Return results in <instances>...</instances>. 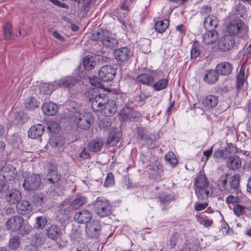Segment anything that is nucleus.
<instances>
[{
  "instance_id": "obj_1",
  "label": "nucleus",
  "mask_w": 251,
  "mask_h": 251,
  "mask_svg": "<svg viewBox=\"0 0 251 251\" xmlns=\"http://www.w3.org/2000/svg\"><path fill=\"white\" fill-rule=\"evenodd\" d=\"M71 105L69 110L73 113L72 120L77 126L82 129L89 128L93 119L92 114L81 111L80 106L74 102H71Z\"/></svg>"
},
{
  "instance_id": "obj_2",
  "label": "nucleus",
  "mask_w": 251,
  "mask_h": 251,
  "mask_svg": "<svg viewBox=\"0 0 251 251\" xmlns=\"http://www.w3.org/2000/svg\"><path fill=\"white\" fill-rule=\"evenodd\" d=\"M75 83V80L71 76L62 78L51 83H43L39 86V95L46 99L48 96L56 89L59 88H67L73 85Z\"/></svg>"
},
{
  "instance_id": "obj_3",
  "label": "nucleus",
  "mask_w": 251,
  "mask_h": 251,
  "mask_svg": "<svg viewBox=\"0 0 251 251\" xmlns=\"http://www.w3.org/2000/svg\"><path fill=\"white\" fill-rule=\"evenodd\" d=\"M240 185V176L234 175L229 178L228 182V176L223 175L218 181V186L220 190L225 194L236 192Z\"/></svg>"
},
{
  "instance_id": "obj_4",
  "label": "nucleus",
  "mask_w": 251,
  "mask_h": 251,
  "mask_svg": "<svg viewBox=\"0 0 251 251\" xmlns=\"http://www.w3.org/2000/svg\"><path fill=\"white\" fill-rule=\"evenodd\" d=\"M195 194L199 200H205L210 195L209 181L204 175H200L194 182Z\"/></svg>"
},
{
  "instance_id": "obj_5",
  "label": "nucleus",
  "mask_w": 251,
  "mask_h": 251,
  "mask_svg": "<svg viewBox=\"0 0 251 251\" xmlns=\"http://www.w3.org/2000/svg\"><path fill=\"white\" fill-rule=\"evenodd\" d=\"M24 225V220L21 216L16 215L10 217L6 222V229L11 232H17L21 230V234L24 235L29 233L31 227Z\"/></svg>"
},
{
  "instance_id": "obj_6",
  "label": "nucleus",
  "mask_w": 251,
  "mask_h": 251,
  "mask_svg": "<svg viewBox=\"0 0 251 251\" xmlns=\"http://www.w3.org/2000/svg\"><path fill=\"white\" fill-rule=\"evenodd\" d=\"M94 210L100 217H104L110 215L112 207L109 201L103 197H98L93 203Z\"/></svg>"
},
{
  "instance_id": "obj_7",
  "label": "nucleus",
  "mask_w": 251,
  "mask_h": 251,
  "mask_svg": "<svg viewBox=\"0 0 251 251\" xmlns=\"http://www.w3.org/2000/svg\"><path fill=\"white\" fill-rule=\"evenodd\" d=\"M92 40L100 41L105 48L113 49L118 45L117 40L109 36V33L106 30L98 31L92 36Z\"/></svg>"
},
{
  "instance_id": "obj_8",
  "label": "nucleus",
  "mask_w": 251,
  "mask_h": 251,
  "mask_svg": "<svg viewBox=\"0 0 251 251\" xmlns=\"http://www.w3.org/2000/svg\"><path fill=\"white\" fill-rule=\"evenodd\" d=\"M41 182V179L39 175L27 174L25 177L23 186L26 190L33 191L39 187Z\"/></svg>"
},
{
  "instance_id": "obj_9",
  "label": "nucleus",
  "mask_w": 251,
  "mask_h": 251,
  "mask_svg": "<svg viewBox=\"0 0 251 251\" xmlns=\"http://www.w3.org/2000/svg\"><path fill=\"white\" fill-rule=\"evenodd\" d=\"M247 27L241 19H236L231 21L227 26V31L230 34L236 35L242 31H246Z\"/></svg>"
},
{
  "instance_id": "obj_10",
  "label": "nucleus",
  "mask_w": 251,
  "mask_h": 251,
  "mask_svg": "<svg viewBox=\"0 0 251 251\" xmlns=\"http://www.w3.org/2000/svg\"><path fill=\"white\" fill-rule=\"evenodd\" d=\"M107 98L104 94L93 95L90 98L92 108L94 111H101L104 104L107 102Z\"/></svg>"
},
{
  "instance_id": "obj_11",
  "label": "nucleus",
  "mask_w": 251,
  "mask_h": 251,
  "mask_svg": "<svg viewBox=\"0 0 251 251\" xmlns=\"http://www.w3.org/2000/svg\"><path fill=\"white\" fill-rule=\"evenodd\" d=\"M0 175L6 181H14L16 179L17 171L15 167L11 165L7 164L1 167Z\"/></svg>"
},
{
  "instance_id": "obj_12",
  "label": "nucleus",
  "mask_w": 251,
  "mask_h": 251,
  "mask_svg": "<svg viewBox=\"0 0 251 251\" xmlns=\"http://www.w3.org/2000/svg\"><path fill=\"white\" fill-rule=\"evenodd\" d=\"M116 72L115 69L110 65H105L102 67L99 71L98 74L100 78L103 81L107 82L112 80Z\"/></svg>"
},
{
  "instance_id": "obj_13",
  "label": "nucleus",
  "mask_w": 251,
  "mask_h": 251,
  "mask_svg": "<svg viewBox=\"0 0 251 251\" xmlns=\"http://www.w3.org/2000/svg\"><path fill=\"white\" fill-rule=\"evenodd\" d=\"M100 230V223L98 221L94 220L86 225V234L89 237L97 238Z\"/></svg>"
},
{
  "instance_id": "obj_14",
  "label": "nucleus",
  "mask_w": 251,
  "mask_h": 251,
  "mask_svg": "<svg viewBox=\"0 0 251 251\" xmlns=\"http://www.w3.org/2000/svg\"><path fill=\"white\" fill-rule=\"evenodd\" d=\"M235 44L233 37L231 35H225L219 41L218 48L222 51H226L232 49Z\"/></svg>"
},
{
  "instance_id": "obj_15",
  "label": "nucleus",
  "mask_w": 251,
  "mask_h": 251,
  "mask_svg": "<svg viewBox=\"0 0 251 251\" xmlns=\"http://www.w3.org/2000/svg\"><path fill=\"white\" fill-rule=\"evenodd\" d=\"M219 102L218 97L213 95H209L205 97L202 100L203 108L206 111L214 109Z\"/></svg>"
},
{
  "instance_id": "obj_16",
  "label": "nucleus",
  "mask_w": 251,
  "mask_h": 251,
  "mask_svg": "<svg viewBox=\"0 0 251 251\" xmlns=\"http://www.w3.org/2000/svg\"><path fill=\"white\" fill-rule=\"evenodd\" d=\"M158 78L157 73L152 72L149 74L144 73L138 75L136 80L143 84L151 86Z\"/></svg>"
},
{
  "instance_id": "obj_17",
  "label": "nucleus",
  "mask_w": 251,
  "mask_h": 251,
  "mask_svg": "<svg viewBox=\"0 0 251 251\" xmlns=\"http://www.w3.org/2000/svg\"><path fill=\"white\" fill-rule=\"evenodd\" d=\"M140 117V113L129 108L122 109L120 112V119L121 120L136 121Z\"/></svg>"
},
{
  "instance_id": "obj_18",
  "label": "nucleus",
  "mask_w": 251,
  "mask_h": 251,
  "mask_svg": "<svg viewBox=\"0 0 251 251\" xmlns=\"http://www.w3.org/2000/svg\"><path fill=\"white\" fill-rule=\"evenodd\" d=\"M92 218V213L88 210L82 209L75 213L74 219L78 223L86 224Z\"/></svg>"
},
{
  "instance_id": "obj_19",
  "label": "nucleus",
  "mask_w": 251,
  "mask_h": 251,
  "mask_svg": "<svg viewBox=\"0 0 251 251\" xmlns=\"http://www.w3.org/2000/svg\"><path fill=\"white\" fill-rule=\"evenodd\" d=\"M132 53L127 47L120 48L114 52V55L117 60L124 62L129 59Z\"/></svg>"
},
{
  "instance_id": "obj_20",
  "label": "nucleus",
  "mask_w": 251,
  "mask_h": 251,
  "mask_svg": "<svg viewBox=\"0 0 251 251\" xmlns=\"http://www.w3.org/2000/svg\"><path fill=\"white\" fill-rule=\"evenodd\" d=\"M16 209L20 215H28L32 210V205L28 201L24 200L17 204Z\"/></svg>"
},
{
  "instance_id": "obj_21",
  "label": "nucleus",
  "mask_w": 251,
  "mask_h": 251,
  "mask_svg": "<svg viewBox=\"0 0 251 251\" xmlns=\"http://www.w3.org/2000/svg\"><path fill=\"white\" fill-rule=\"evenodd\" d=\"M47 234L50 239L56 240L62 237L63 232L59 226L53 224L47 229Z\"/></svg>"
},
{
  "instance_id": "obj_22",
  "label": "nucleus",
  "mask_w": 251,
  "mask_h": 251,
  "mask_svg": "<svg viewBox=\"0 0 251 251\" xmlns=\"http://www.w3.org/2000/svg\"><path fill=\"white\" fill-rule=\"evenodd\" d=\"M5 198L10 204H17L22 199V194L18 190L11 189L7 192Z\"/></svg>"
},
{
  "instance_id": "obj_23",
  "label": "nucleus",
  "mask_w": 251,
  "mask_h": 251,
  "mask_svg": "<svg viewBox=\"0 0 251 251\" xmlns=\"http://www.w3.org/2000/svg\"><path fill=\"white\" fill-rule=\"evenodd\" d=\"M219 39V34L215 30H209L202 37V42L206 45L215 43Z\"/></svg>"
},
{
  "instance_id": "obj_24",
  "label": "nucleus",
  "mask_w": 251,
  "mask_h": 251,
  "mask_svg": "<svg viewBox=\"0 0 251 251\" xmlns=\"http://www.w3.org/2000/svg\"><path fill=\"white\" fill-rule=\"evenodd\" d=\"M216 71L219 74L223 75H229L233 69L232 65L227 62H222L219 63L216 68Z\"/></svg>"
},
{
  "instance_id": "obj_25",
  "label": "nucleus",
  "mask_w": 251,
  "mask_h": 251,
  "mask_svg": "<svg viewBox=\"0 0 251 251\" xmlns=\"http://www.w3.org/2000/svg\"><path fill=\"white\" fill-rule=\"evenodd\" d=\"M219 76L217 71L214 70H206L204 73L203 81L208 84H215L218 80Z\"/></svg>"
},
{
  "instance_id": "obj_26",
  "label": "nucleus",
  "mask_w": 251,
  "mask_h": 251,
  "mask_svg": "<svg viewBox=\"0 0 251 251\" xmlns=\"http://www.w3.org/2000/svg\"><path fill=\"white\" fill-rule=\"evenodd\" d=\"M44 131V126L41 124L32 126L28 132V136L32 139L40 137Z\"/></svg>"
},
{
  "instance_id": "obj_27",
  "label": "nucleus",
  "mask_w": 251,
  "mask_h": 251,
  "mask_svg": "<svg viewBox=\"0 0 251 251\" xmlns=\"http://www.w3.org/2000/svg\"><path fill=\"white\" fill-rule=\"evenodd\" d=\"M226 165L229 169L236 170L241 166L242 160L237 155H231L227 158Z\"/></svg>"
},
{
  "instance_id": "obj_28",
  "label": "nucleus",
  "mask_w": 251,
  "mask_h": 251,
  "mask_svg": "<svg viewBox=\"0 0 251 251\" xmlns=\"http://www.w3.org/2000/svg\"><path fill=\"white\" fill-rule=\"evenodd\" d=\"M182 241V238L179 234L175 233L170 237L168 245L172 249L178 248L180 250Z\"/></svg>"
},
{
  "instance_id": "obj_29",
  "label": "nucleus",
  "mask_w": 251,
  "mask_h": 251,
  "mask_svg": "<svg viewBox=\"0 0 251 251\" xmlns=\"http://www.w3.org/2000/svg\"><path fill=\"white\" fill-rule=\"evenodd\" d=\"M102 110L106 116H110L114 114L117 110L115 101L113 100L107 99V102L104 104Z\"/></svg>"
},
{
  "instance_id": "obj_30",
  "label": "nucleus",
  "mask_w": 251,
  "mask_h": 251,
  "mask_svg": "<svg viewBox=\"0 0 251 251\" xmlns=\"http://www.w3.org/2000/svg\"><path fill=\"white\" fill-rule=\"evenodd\" d=\"M43 112L48 116H53L58 111L57 105L53 102H46L42 105Z\"/></svg>"
},
{
  "instance_id": "obj_31",
  "label": "nucleus",
  "mask_w": 251,
  "mask_h": 251,
  "mask_svg": "<svg viewBox=\"0 0 251 251\" xmlns=\"http://www.w3.org/2000/svg\"><path fill=\"white\" fill-rule=\"evenodd\" d=\"M159 202L162 205H166L175 200V195L171 192H164L158 196Z\"/></svg>"
},
{
  "instance_id": "obj_32",
  "label": "nucleus",
  "mask_w": 251,
  "mask_h": 251,
  "mask_svg": "<svg viewBox=\"0 0 251 251\" xmlns=\"http://www.w3.org/2000/svg\"><path fill=\"white\" fill-rule=\"evenodd\" d=\"M32 201L34 206L40 208L45 204L46 198L43 194L36 193L32 197Z\"/></svg>"
},
{
  "instance_id": "obj_33",
  "label": "nucleus",
  "mask_w": 251,
  "mask_h": 251,
  "mask_svg": "<svg viewBox=\"0 0 251 251\" xmlns=\"http://www.w3.org/2000/svg\"><path fill=\"white\" fill-rule=\"evenodd\" d=\"M218 25V20L216 17L213 15H209L205 18L204 25L206 29L214 30Z\"/></svg>"
},
{
  "instance_id": "obj_34",
  "label": "nucleus",
  "mask_w": 251,
  "mask_h": 251,
  "mask_svg": "<svg viewBox=\"0 0 251 251\" xmlns=\"http://www.w3.org/2000/svg\"><path fill=\"white\" fill-rule=\"evenodd\" d=\"M103 146L101 138H97L90 141L88 145V149L90 151L97 152L100 150Z\"/></svg>"
},
{
  "instance_id": "obj_35",
  "label": "nucleus",
  "mask_w": 251,
  "mask_h": 251,
  "mask_svg": "<svg viewBox=\"0 0 251 251\" xmlns=\"http://www.w3.org/2000/svg\"><path fill=\"white\" fill-rule=\"evenodd\" d=\"M60 178V175L56 170L49 169L46 176V179L50 183H55L58 182Z\"/></svg>"
},
{
  "instance_id": "obj_36",
  "label": "nucleus",
  "mask_w": 251,
  "mask_h": 251,
  "mask_svg": "<svg viewBox=\"0 0 251 251\" xmlns=\"http://www.w3.org/2000/svg\"><path fill=\"white\" fill-rule=\"evenodd\" d=\"M120 138V133L110 132L106 141V145L113 147L117 145Z\"/></svg>"
},
{
  "instance_id": "obj_37",
  "label": "nucleus",
  "mask_w": 251,
  "mask_h": 251,
  "mask_svg": "<svg viewBox=\"0 0 251 251\" xmlns=\"http://www.w3.org/2000/svg\"><path fill=\"white\" fill-rule=\"evenodd\" d=\"M87 198L81 195H77L72 201L70 205L72 208H77L83 205L87 202Z\"/></svg>"
},
{
  "instance_id": "obj_38",
  "label": "nucleus",
  "mask_w": 251,
  "mask_h": 251,
  "mask_svg": "<svg viewBox=\"0 0 251 251\" xmlns=\"http://www.w3.org/2000/svg\"><path fill=\"white\" fill-rule=\"evenodd\" d=\"M169 25V20L165 19L156 22L155 25V29L157 32L162 33L166 30Z\"/></svg>"
},
{
  "instance_id": "obj_39",
  "label": "nucleus",
  "mask_w": 251,
  "mask_h": 251,
  "mask_svg": "<svg viewBox=\"0 0 251 251\" xmlns=\"http://www.w3.org/2000/svg\"><path fill=\"white\" fill-rule=\"evenodd\" d=\"M168 80L166 78L160 79L152 84V87L155 91H159L166 87Z\"/></svg>"
},
{
  "instance_id": "obj_40",
  "label": "nucleus",
  "mask_w": 251,
  "mask_h": 251,
  "mask_svg": "<svg viewBox=\"0 0 251 251\" xmlns=\"http://www.w3.org/2000/svg\"><path fill=\"white\" fill-rule=\"evenodd\" d=\"M21 242V238L18 235H14L9 239V247L11 249L15 250L19 248Z\"/></svg>"
},
{
  "instance_id": "obj_41",
  "label": "nucleus",
  "mask_w": 251,
  "mask_h": 251,
  "mask_svg": "<svg viewBox=\"0 0 251 251\" xmlns=\"http://www.w3.org/2000/svg\"><path fill=\"white\" fill-rule=\"evenodd\" d=\"M82 233L79 227H74L70 233V238L74 241H80L81 239Z\"/></svg>"
},
{
  "instance_id": "obj_42",
  "label": "nucleus",
  "mask_w": 251,
  "mask_h": 251,
  "mask_svg": "<svg viewBox=\"0 0 251 251\" xmlns=\"http://www.w3.org/2000/svg\"><path fill=\"white\" fill-rule=\"evenodd\" d=\"M96 62L92 56H87L83 60L84 67L86 70H91L94 68Z\"/></svg>"
},
{
  "instance_id": "obj_43",
  "label": "nucleus",
  "mask_w": 251,
  "mask_h": 251,
  "mask_svg": "<svg viewBox=\"0 0 251 251\" xmlns=\"http://www.w3.org/2000/svg\"><path fill=\"white\" fill-rule=\"evenodd\" d=\"M165 160L171 166L175 167L178 163L177 159L173 151L168 152L165 156Z\"/></svg>"
},
{
  "instance_id": "obj_44",
  "label": "nucleus",
  "mask_w": 251,
  "mask_h": 251,
  "mask_svg": "<svg viewBox=\"0 0 251 251\" xmlns=\"http://www.w3.org/2000/svg\"><path fill=\"white\" fill-rule=\"evenodd\" d=\"M40 103L34 98L27 99L25 102V108L29 110H33L39 107Z\"/></svg>"
},
{
  "instance_id": "obj_45",
  "label": "nucleus",
  "mask_w": 251,
  "mask_h": 251,
  "mask_svg": "<svg viewBox=\"0 0 251 251\" xmlns=\"http://www.w3.org/2000/svg\"><path fill=\"white\" fill-rule=\"evenodd\" d=\"M47 223V220L45 216L37 217L35 219V227L38 229H42Z\"/></svg>"
},
{
  "instance_id": "obj_46",
  "label": "nucleus",
  "mask_w": 251,
  "mask_h": 251,
  "mask_svg": "<svg viewBox=\"0 0 251 251\" xmlns=\"http://www.w3.org/2000/svg\"><path fill=\"white\" fill-rule=\"evenodd\" d=\"M200 54V47L197 42L193 43L191 49V58H196Z\"/></svg>"
},
{
  "instance_id": "obj_47",
  "label": "nucleus",
  "mask_w": 251,
  "mask_h": 251,
  "mask_svg": "<svg viewBox=\"0 0 251 251\" xmlns=\"http://www.w3.org/2000/svg\"><path fill=\"white\" fill-rule=\"evenodd\" d=\"M3 34L7 39H9L12 33V25L10 23L7 22L5 24L3 27Z\"/></svg>"
},
{
  "instance_id": "obj_48",
  "label": "nucleus",
  "mask_w": 251,
  "mask_h": 251,
  "mask_svg": "<svg viewBox=\"0 0 251 251\" xmlns=\"http://www.w3.org/2000/svg\"><path fill=\"white\" fill-rule=\"evenodd\" d=\"M114 184V179L113 175L111 173H109L107 175L105 181L103 183V186L105 187H109L112 186Z\"/></svg>"
},
{
  "instance_id": "obj_49",
  "label": "nucleus",
  "mask_w": 251,
  "mask_h": 251,
  "mask_svg": "<svg viewBox=\"0 0 251 251\" xmlns=\"http://www.w3.org/2000/svg\"><path fill=\"white\" fill-rule=\"evenodd\" d=\"M149 169L156 171V174L158 175L159 178L161 176L163 171L161 169L160 166L158 165L157 163L150 165L149 166Z\"/></svg>"
},
{
  "instance_id": "obj_50",
  "label": "nucleus",
  "mask_w": 251,
  "mask_h": 251,
  "mask_svg": "<svg viewBox=\"0 0 251 251\" xmlns=\"http://www.w3.org/2000/svg\"><path fill=\"white\" fill-rule=\"evenodd\" d=\"M245 207L240 204H236L233 208L234 214L238 217L244 214Z\"/></svg>"
},
{
  "instance_id": "obj_51",
  "label": "nucleus",
  "mask_w": 251,
  "mask_h": 251,
  "mask_svg": "<svg viewBox=\"0 0 251 251\" xmlns=\"http://www.w3.org/2000/svg\"><path fill=\"white\" fill-rule=\"evenodd\" d=\"M134 0H124L120 3V9L124 11H128L129 7L131 5Z\"/></svg>"
},
{
  "instance_id": "obj_52",
  "label": "nucleus",
  "mask_w": 251,
  "mask_h": 251,
  "mask_svg": "<svg viewBox=\"0 0 251 251\" xmlns=\"http://www.w3.org/2000/svg\"><path fill=\"white\" fill-rule=\"evenodd\" d=\"M72 251H90V249L87 245L81 243L78 247H74Z\"/></svg>"
},
{
  "instance_id": "obj_53",
  "label": "nucleus",
  "mask_w": 251,
  "mask_h": 251,
  "mask_svg": "<svg viewBox=\"0 0 251 251\" xmlns=\"http://www.w3.org/2000/svg\"><path fill=\"white\" fill-rule=\"evenodd\" d=\"M208 203H201L196 202L194 204V209L197 211H201L205 209L208 206Z\"/></svg>"
},
{
  "instance_id": "obj_54",
  "label": "nucleus",
  "mask_w": 251,
  "mask_h": 251,
  "mask_svg": "<svg viewBox=\"0 0 251 251\" xmlns=\"http://www.w3.org/2000/svg\"><path fill=\"white\" fill-rule=\"evenodd\" d=\"M149 96V94H147L144 92H141L139 95L138 104L141 105L143 104L144 102Z\"/></svg>"
},
{
  "instance_id": "obj_55",
  "label": "nucleus",
  "mask_w": 251,
  "mask_h": 251,
  "mask_svg": "<svg viewBox=\"0 0 251 251\" xmlns=\"http://www.w3.org/2000/svg\"><path fill=\"white\" fill-rule=\"evenodd\" d=\"M47 126L48 129L50 131L54 132V130L57 128L58 125L57 123L54 121H49L47 123Z\"/></svg>"
},
{
  "instance_id": "obj_56",
  "label": "nucleus",
  "mask_w": 251,
  "mask_h": 251,
  "mask_svg": "<svg viewBox=\"0 0 251 251\" xmlns=\"http://www.w3.org/2000/svg\"><path fill=\"white\" fill-rule=\"evenodd\" d=\"M179 251H195V250L191 244H183Z\"/></svg>"
},
{
  "instance_id": "obj_57",
  "label": "nucleus",
  "mask_w": 251,
  "mask_h": 251,
  "mask_svg": "<svg viewBox=\"0 0 251 251\" xmlns=\"http://www.w3.org/2000/svg\"><path fill=\"white\" fill-rule=\"evenodd\" d=\"M4 179H0V192L5 191L8 188V186Z\"/></svg>"
},
{
  "instance_id": "obj_58",
  "label": "nucleus",
  "mask_w": 251,
  "mask_h": 251,
  "mask_svg": "<svg viewBox=\"0 0 251 251\" xmlns=\"http://www.w3.org/2000/svg\"><path fill=\"white\" fill-rule=\"evenodd\" d=\"M213 147H211L210 148L203 151V155L206 157L205 161H207L210 156L211 155L213 152Z\"/></svg>"
},
{
  "instance_id": "obj_59",
  "label": "nucleus",
  "mask_w": 251,
  "mask_h": 251,
  "mask_svg": "<svg viewBox=\"0 0 251 251\" xmlns=\"http://www.w3.org/2000/svg\"><path fill=\"white\" fill-rule=\"evenodd\" d=\"M238 198L233 196H229L226 199V201L227 203H233L238 201Z\"/></svg>"
},
{
  "instance_id": "obj_60",
  "label": "nucleus",
  "mask_w": 251,
  "mask_h": 251,
  "mask_svg": "<svg viewBox=\"0 0 251 251\" xmlns=\"http://www.w3.org/2000/svg\"><path fill=\"white\" fill-rule=\"evenodd\" d=\"M211 12V8L208 5L203 6L201 8V13L202 14H208L210 13Z\"/></svg>"
},
{
  "instance_id": "obj_61",
  "label": "nucleus",
  "mask_w": 251,
  "mask_h": 251,
  "mask_svg": "<svg viewBox=\"0 0 251 251\" xmlns=\"http://www.w3.org/2000/svg\"><path fill=\"white\" fill-rule=\"evenodd\" d=\"M224 151L223 150H217L214 153L213 156L215 158H219L224 156Z\"/></svg>"
},
{
  "instance_id": "obj_62",
  "label": "nucleus",
  "mask_w": 251,
  "mask_h": 251,
  "mask_svg": "<svg viewBox=\"0 0 251 251\" xmlns=\"http://www.w3.org/2000/svg\"><path fill=\"white\" fill-rule=\"evenodd\" d=\"M57 239L59 240V241L57 242V244L58 245V246L60 247H64L67 245V240L65 238H62V237H60V238H58Z\"/></svg>"
},
{
  "instance_id": "obj_63",
  "label": "nucleus",
  "mask_w": 251,
  "mask_h": 251,
  "mask_svg": "<svg viewBox=\"0 0 251 251\" xmlns=\"http://www.w3.org/2000/svg\"><path fill=\"white\" fill-rule=\"evenodd\" d=\"M213 224V221L211 219H206L204 223H203V226L205 227H209L211 226Z\"/></svg>"
},
{
  "instance_id": "obj_64",
  "label": "nucleus",
  "mask_w": 251,
  "mask_h": 251,
  "mask_svg": "<svg viewBox=\"0 0 251 251\" xmlns=\"http://www.w3.org/2000/svg\"><path fill=\"white\" fill-rule=\"evenodd\" d=\"M26 251H38V249L36 246L33 245H29V246H27L26 248Z\"/></svg>"
}]
</instances>
